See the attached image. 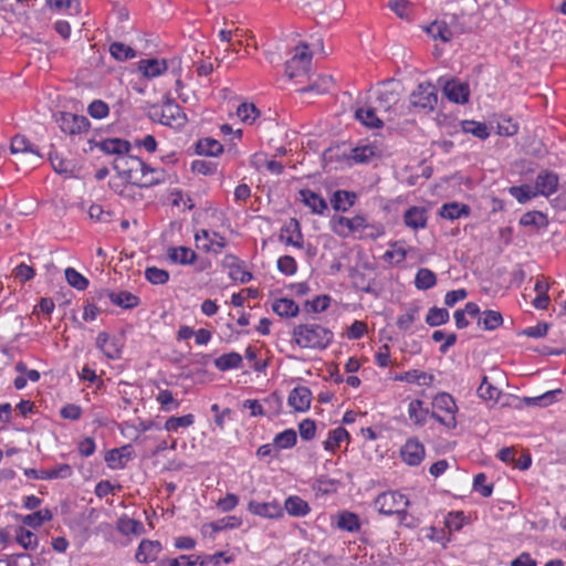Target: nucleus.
Wrapping results in <instances>:
<instances>
[{
    "instance_id": "1",
    "label": "nucleus",
    "mask_w": 566,
    "mask_h": 566,
    "mask_svg": "<svg viewBox=\"0 0 566 566\" xmlns=\"http://www.w3.org/2000/svg\"><path fill=\"white\" fill-rule=\"evenodd\" d=\"M113 167L117 178L109 181V187L123 198L133 197L134 187L149 188L164 184L167 172L163 168H154L140 158L132 155L115 157Z\"/></svg>"
},
{
    "instance_id": "2",
    "label": "nucleus",
    "mask_w": 566,
    "mask_h": 566,
    "mask_svg": "<svg viewBox=\"0 0 566 566\" xmlns=\"http://www.w3.org/2000/svg\"><path fill=\"white\" fill-rule=\"evenodd\" d=\"M332 231L340 238L376 241L386 234V227L380 221H370L367 216L357 213L354 217L334 216L331 219Z\"/></svg>"
},
{
    "instance_id": "3",
    "label": "nucleus",
    "mask_w": 566,
    "mask_h": 566,
    "mask_svg": "<svg viewBox=\"0 0 566 566\" xmlns=\"http://www.w3.org/2000/svg\"><path fill=\"white\" fill-rule=\"evenodd\" d=\"M293 342L302 349L324 350L334 339V333L317 323L296 325L292 331Z\"/></svg>"
},
{
    "instance_id": "4",
    "label": "nucleus",
    "mask_w": 566,
    "mask_h": 566,
    "mask_svg": "<svg viewBox=\"0 0 566 566\" xmlns=\"http://www.w3.org/2000/svg\"><path fill=\"white\" fill-rule=\"evenodd\" d=\"M459 408L454 398L448 392L437 394L431 402V418L448 431L457 427V413Z\"/></svg>"
},
{
    "instance_id": "5",
    "label": "nucleus",
    "mask_w": 566,
    "mask_h": 566,
    "mask_svg": "<svg viewBox=\"0 0 566 566\" xmlns=\"http://www.w3.org/2000/svg\"><path fill=\"white\" fill-rule=\"evenodd\" d=\"M375 507L382 515H397L399 521H403L407 516L406 509L410 505L409 500L397 491H387L380 493L375 499Z\"/></svg>"
},
{
    "instance_id": "6",
    "label": "nucleus",
    "mask_w": 566,
    "mask_h": 566,
    "mask_svg": "<svg viewBox=\"0 0 566 566\" xmlns=\"http://www.w3.org/2000/svg\"><path fill=\"white\" fill-rule=\"evenodd\" d=\"M312 52L307 44H300L295 46L293 56L285 63V75L290 80H296L306 77L311 63Z\"/></svg>"
},
{
    "instance_id": "7",
    "label": "nucleus",
    "mask_w": 566,
    "mask_h": 566,
    "mask_svg": "<svg viewBox=\"0 0 566 566\" xmlns=\"http://www.w3.org/2000/svg\"><path fill=\"white\" fill-rule=\"evenodd\" d=\"M151 116L160 124L170 127H179L186 123V114L172 99H167L159 106H153Z\"/></svg>"
},
{
    "instance_id": "8",
    "label": "nucleus",
    "mask_w": 566,
    "mask_h": 566,
    "mask_svg": "<svg viewBox=\"0 0 566 566\" xmlns=\"http://www.w3.org/2000/svg\"><path fill=\"white\" fill-rule=\"evenodd\" d=\"M438 103L437 88L430 82L418 84L410 94V104L427 112H432Z\"/></svg>"
},
{
    "instance_id": "9",
    "label": "nucleus",
    "mask_w": 566,
    "mask_h": 566,
    "mask_svg": "<svg viewBox=\"0 0 566 566\" xmlns=\"http://www.w3.org/2000/svg\"><path fill=\"white\" fill-rule=\"evenodd\" d=\"M57 124L61 130L67 135H81L88 132L91 127V123L85 116L67 112L61 113Z\"/></svg>"
},
{
    "instance_id": "10",
    "label": "nucleus",
    "mask_w": 566,
    "mask_h": 566,
    "mask_svg": "<svg viewBox=\"0 0 566 566\" xmlns=\"http://www.w3.org/2000/svg\"><path fill=\"white\" fill-rule=\"evenodd\" d=\"M201 240L206 241V243L201 245V249L206 253L220 254L228 244L224 235L207 229L198 230L195 233V241L199 243Z\"/></svg>"
},
{
    "instance_id": "11",
    "label": "nucleus",
    "mask_w": 566,
    "mask_h": 566,
    "mask_svg": "<svg viewBox=\"0 0 566 566\" xmlns=\"http://www.w3.org/2000/svg\"><path fill=\"white\" fill-rule=\"evenodd\" d=\"M279 240L284 244L292 245L296 249H302L304 247V235L297 219L291 218L282 226Z\"/></svg>"
},
{
    "instance_id": "12",
    "label": "nucleus",
    "mask_w": 566,
    "mask_h": 566,
    "mask_svg": "<svg viewBox=\"0 0 566 566\" xmlns=\"http://www.w3.org/2000/svg\"><path fill=\"white\" fill-rule=\"evenodd\" d=\"M313 395L306 386L294 387L287 397V405L294 412H306L311 408Z\"/></svg>"
},
{
    "instance_id": "13",
    "label": "nucleus",
    "mask_w": 566,
    "mask_h": 566,
    "mask_svg": "<svg viewBox=\"0 0 566 566\" xmlns=\"http://www.w3.org/2000/svg\"><path fill=\"white\" fill-rule=\"evenodd\" d=\"M374 94V104L378 112L387 113L399 102V93L390 84L379 85Z\"/></svg>"
},
{
    "instance_id": "14",
    "label": "nucleus",
    "mask_w": 566,
    "mask_h": 566,
    "mask_svg": "<svg viewBox=\"0 0 566 566\" xmlns=\"http://www.w3.org/2000/svg\"><path fill=\"white\" fill-rule=\"evenodd\" d=\"M442 91L446 97L452 103L465 104L469 101V85L457 78L447 81L442 87Z\"/></svg>"
},
{
    "instance_id": "15",
    "label": "nucleus",
    "mask_w": 566,
    "mask_h": 566,
    "mask_svg": "<svg viewBox=\"0 0 566 566\" xmlns=\"http://www.w3.org/2000/svg\"><path fill=\"white\" fill-rule=\"evenodd\" d=\"M559 177L556 172L542 170L535 179V191L537 195L549 197L558 189Z\"/></svg>"
},
{
    "instance_id": "16",
    "label": "nucleus",
    "mask_w": 566,
    "mask_h": 566,
    "mask_svg": "<svg viewBox=\"0 0 566 566\" xmlns=\"http://www.w3.org/2000/svg\"><path fill=\"white\" fill-rule=\"evenodd\" d=\"M10 150L13 155L33 158L35 161L41 160L42 156L36 146H34L25 136L15 135L11 139Z\"/></svg>"
},
{
    "instance_id": "17",
    "label": "nucleus",
    "mask_w": 566,
    "mask_h": 566,
    "mask_svg": "<svg viewBox=\"0 0 566 566\" xmlns=\"http://www.w3.org/2000/svg\"><path fill=\"white\" fill-rule=\"evenodd\" d=\"M167 259L172 264L192 265L198 259V254L188 247H168L166 251Z\"/></svg>"
},
{
    "instance_id": "18",
    "label": "nucleus",
    "mask_w": 566,
    "mask_h": 566,
    "mask_svg": "<svg viewBox=\"0 0 566 566\" xmlns=\"http://www.w3.org/2000/svg\"><path fill=\"white\" fill-rule=\"evenodd\" d=\"M403 223L407 228L418 231L427 227V210L423 207L412 206L403 213Z\"/></svg>"
},
{
    "instance_id": "19",
    "label": "nucleus",
    "mask_w": 566,
    "mask_h": 566,
    "mask_svg": "<svg viewBox=\"0 0 566 566\" xmlns=\"http://www.w3.org/2000/svg\"><path fill=\"white\" fill-rule=\"evenodd\" d=\"M298 200L303 202L312 213L323 214L327 210L326 200L311 189H301Z\"/></svg>"
},
{
    "instance_id": "20",
    "label": "nucleus",
    "mask_w": 566,
    "mask_h": 566,
    "mask_svg": "<svg viewBox=\"0 0 566 566\" xmlns=\"http://www.w3.org/2000/svg\"><path fill=\"white\" fill-rule=\"evenodd\" d=\"M96 347L108 358L116 360L120 358L122 349L117 345L115 337H111L106 332H99L96 336Z\"/></svg>"
},
{
    "instance_id": "21",
    "label": "nucleus",
    "mask_w": 566,
    "mask_h": 566,
    "mask_svg": "<svg viewBox=\"0 0 566 566\" xmlns=\"http://www.w3.org/2000/svg\"><path fill=\"white\" fill-rule=\"evenodd\" d=\"M394 379L396 381H405L408 384H417L423 387H431L436 380V377L432 374H428L419 369H411L401 374H397Z\"/></svg>"
},
{
    "instance_id": "22",
    "label": "nucleus",
    "mask_w": 566,
    "mask_h": 566,
    "mask_svg": "<svg viewBox=\"0 0 566 566\" xmlns=\"http://www.w3.org/2000/svg\"><path fill=\"white\" fill-rule=\"evenodd\" d=\"M248 507L253 514H256V515H260L263 517L276 518V517L283 516V509L275 501H273V502L250 501Z\"/></svg>"
},
{
    "instance_id": "23",
    "label": "nucleus",
    "mask_w": 566,
    "mask_h": 566,
    "mask_svg": "<svg viewBox=\"0 0 566 566\" xmlns=\"http://www.w3.org/2000/svg\"><path fill=\"white\" fill-rule=\"evenodd\" d=\"M137 65H138V71L146 78L157 77L167 71L166 60L144 59V60H140L137 63Z\"/></svg>"
},
{
    "instance_id": "24",
    "label": "nucleus",
    "mask_w": 566,
    "mask_h": 566,
    "mask_svg": "<svg viewBox=\"0 0 566 566\" xmlns=\"http://www.w3.org/2000/svg\"><path fill=\"white\" fill-rule=\"evenodd\" d=\"M161 549L163 546L160 542L143 539L138 546L135 557L139 563H148L150 560H155Z\"/></svg>"
},
{
    "instance_id": "25",
    "label": "nucleus",
    "mask_w": 566,
    "mask_h": 566,
    "mask_svg": "<svg viewBox=\"0 0 566 566\" xmlns=\"http://www.w3.org/2000/svg\"><path fill=\"white\" fill-rule=\"evenodd\" d=\"M195 153L198 156L218 157L223 153V145L211 137L200 138L195 144Z\"/></svg>"
},
{
    "instance_id": "26",
    "label": "nucleus",
    "mask_w": 566,
    "mask_h": 566,
    "mask_svg": "<svg viewBox=\"0 0 566 566\" xmlns=\"http://www.w3.org/2000/svg\"><path fill=\"white\" fill-rule=\"evenodd\" d=\"M471 213L470 207L465 203L457 201L443 203L439 210L441 218L447 220H457L463 217H469Z\"/></svg>"
},
{
    "instance_id": "27",
    "label": "nucleus",
    "mask_w": 566,
    "mask_h": 566,
    "mask_svg": "<svg viewBox=\"0 0 566 566\" xmlns=\"http://www.w3.org/2000/svg\"><path fill=\"white\" fill-rule=\"evenodd\" d=\"M409 420L416 426H424L428 418H431V411L424 407L420 399L411 400L408 405Z\"/></svg>"
},
{
    "instance_id": "28",
    "label": "nucleus",
    "mask_w": 566,
    "mask_h": 566,
    "mask_svg": "<svg viewBox=\"0 0 566 566\" xmlns=\"http://www.w3.org/2000/svg\"><path fill=\"white\" fill-rule=\"evenodd\" d=\"M98 147L103 153L116 155V157L127 156L130 150V144L120 138H106L99 143Z\"/></svg>"
},
{
    "instance_id": "29",
    "label": "nucleus",
    "mask_w": 566,
    "mask_h": 566,
    "mask_svg": "<svg viewBox=\"0 0 566 566\" xmlns=\"http://www.w3.org/2000/svg\"><path fill=\"white\" fill-rule=\"evenodd\" d=\"M377 112L378 109L374 104L371 107L358 108L355 113V116L366 127L380 128L382 127L384 122L378 117Z\"/></svg>"
},
{
    "instance_id": "30",
    "label": "nucleus",
    "mask_w": 566,
    "mask_h": 566,
    "mask_svg": "<svg viewBox=\"0 0 566 566\" xmlns=\"http://www.w3.org/2000/svg\"><path fill=\"white\" fill-rule=\"evenodd\" d=\"M272 311L281 317H295L300 307L293 300L280 297L273 301Z\"/></svg>"
},
{
    "instance_id": "31",
    "label": "nucleus",
    "mask_w": 566,
    "mask_h": 566,
    "mask_svg": "<svg viewBox=\"0 0 566 566\" xmlns=\"http://www.w3.org/2000/svg\"><path fill=\"white\" fill-rule=\"evenodd\" d=\"M426 32L434 40L441 42H450L453 38V32L444 21H433L426 28Z\"/></svg>"
},
{
    "instance_id": "32",
    "label": "nucleus",
    "mask_w": 566,
    "mask_h": 566,
    "mask_svg": "<svg viewBox=\"0 0 566 566\" xmlns=\"http://www.w3.org/2000/svg\"><path fill=\"white\" fill-rule=\"evenodd\" d=\"M424 452L423 444L417 438L408 439L400 449L402 460H422Z\"/></svg>"
},
{
    "instance_id": "33",
    "label": "nucleus",
    "mask_w": 566,
    "mask_h": 566,
    "mask_svg": "<svg viewBox=\"0 0 566 566\" xmlns=\"http://www.w3.org/2000/svg\"><path fill=\"white\" fill-rule=\"evenodd\" d=\"M242 356L237 352L222 354L213 361L214 367L219 371H227L230 369H238L242 366Z\"/></svg>"
},
{
    "instance_id": "34",
    "label": "nucleus",
    "mask_w": 566,
    "mask_h": 566,
    "mask_svg": "<svg viewBox=\"0 0 566 566\" xmlns=\"http://www.w3.org/2000/svg\"><path fill=\"white\" fill-rule=\"evenodd\" d=\"M356 195L346 190H337L334 192L332 198V205L336 211H347L355 205Z\"/></svg>"
},
{
    "instance_id": "35",
    "label": "nucleus",
    "mask_w": 566,
    "mask_h": 566,
    "mask_svg": "<svg viewBox=\"0 0 566 566\" xmlns=\"http://www.w3.org/2000/svg\"><path fill=\"white\" fill-rule=\"evenodd\" d=\"M109 301L125 310L134 308L139 304V297L128 291H113V294H109Z\"/></svg>"
},
{
    "instance_id": "36",
    "label": "nucleus",
    "mask_w": 566,
    "mask_h": 566,
    "mask_svg": "<svg viewBox=\"0 0 566 566\" xmlns=\"http://www.w3.org/2000/svg\"><path fill=\"white\" fill-rule=\"evenodd\" d=\"M333 86H334L333 77L331 75L321 74L308 86L301 88L300 92L301 93L325 94V93L329 92Z\"/></svg>"
},
{
    "instance_id": "37",
    "label": "nucleus",
    "mask_w": 566,
    "mask_h": 566,
    "mask_svg": "<svg viewBox=\"0 0 566 566\" xmlns=\"http://www.w3.org/2000/svg\"><path fill=\"white\" fill-rule=\"evenodd\" d=\"M408 255V250L405 248L403 242L394 241L389 243V249L384 253V260L394 264L405 262Z\"/></svg>"
},
{
    "instance_id": "38",
    "label": "nucleus",
    "mask_w": 566,
    "mask_h": 566,
    "mask_svg": "<svg viewBox=\"0 0 566 566\" xmlns=\"http://www.w3.org/2000/svg\"><path fill=\"white\" fill-rule=\"evenodd\" d=\"M286 512L296 517L305 516L310 512V505L300 496H289L284 502Z\"/></svg>"
},
{
    "instance_id": "39",
    "label": "nucleus",
    "mask_w": 566,
    "mask_h": 566,
    "mask_svg": "<svg viewBox=\"0 0 566 566\" xmlns=\"http://www.w3.org/2000/svg\"><path fill=\"white\" fill-rule=\"evenodd\" d=\"M349 440L348 431L343 427H337L328 432V437L324 441V448L328 451H335L340 447L342 442Z\"/></svg>"
},
{
    "instance_id": "40",
    "label": "nucleus",
    "mask_w": 566,
    "mask_h": 566,
    "mask_svg": "<svg viewBox=\"0 0 566 566\" xmlns=\"http://www.w3.org/2000/svg\"><path fill=\"white\" fill-rule=\"evenodd\" d=\"M437 284V275L434 272L427 268H421L417 271L415 276V286L417 290L426 291Z\"/></svg>"
},
{
    "instance_id": "41",
    "label": "nucleus",
    "mask_w": 566,
    "mask_h": 566,
    "mask_svg": "<svg viewBox=\"0 0 566 566\" xmlns=\"http://www.w3.org/2000/svg\"><path fill=\"white\" fill-rule=\"evenodd\" d=\"M242 524L240 517L237 516H226L214 522H210L203 525L202 531L206 533L207 528H211L212 532L217 533L223 530H233L239 527Z\"/></svg>"
},
{
    "instance_id": "42",
    "label": "nucleus",
    "mask_w": 566,
    "mask_h": 566,
    "mask_svg": "<svg viewBox=\"0 0 566 566\" xmlns=\"http://www.w3.org/2000/svg\"><path fill=\"white\" fill-rule=\"evenodd\" d=\"M548 221L546 216L541 211H527L522 214L520 224L523 227H534L536 229L545 228Z\"/></svg>"
},
{
    "instance_id": "43",
    "label": "nucleus",
    "mask_w": 566,
    "mask_h": 566,
    "mask_svg": "<svg viewBox=\"0 0 566 566\" xmlns=\"http://www.w3.org/2000/svg\"><path fill=\"white\" fill-rule=\"evenodd\" d=\"M52 517L53 514L51 510L43 509L23 516L22 523L27 526L36 528L43 525L45 522L51 521Z\"/></svg>"
},
{
    "instance_id": "44",
    "label": "nucleus",
    "mask_w": 566,
    "mask_h": 566,
    "mask_svg": "<svg viewBox=\"0 0 566 566\" xmlns=\"http://www.w3.org/2000/svg\"><path fill=\"white\" fill-rule=\"evenodd\" d=\"M377 155V148L374 145L357 146L352 150L350 158L356 164L369 163Z\"/></svg>"
},
{
    "instance_id": "45",
    "label": "nucleus",
    "mask_w": 566,
    "mask_h": 566,
    "mask_svg": "<svg viewBox=\"0 0 566 566\" xmlns=\"http://www.w3.org/2000/svg\"><path fill=\"white\" fill-rule=\"evenodd\" d=\"M49 159L55 172L64 175L65 177L73 176V165L70 160H66L56 151H51Z\"/></svg>"
},
{
    "instance_id": "46",
    "label": "nucleus",
    "mask_w": 566,
    "mask_h": 566,
    "mask_svg": "<svg viewBox=\"0 0 566 566\" xmlns=\"http://www.w3.org/2000/svg\"><path fill=\"white\" fill-rule=\"evenodd\" d=\"M108 51L115 60L120 62L132 60L136 56L135 50L123 42L111 43Z\"/></svg>"
},
{
    "instance_id": "47",
    "label": "nucleus",
    "mask_w": 566,
    "mask_h": 566,
    "mask_svg": "<svg viewBox=\"0 0 566 566\" xmlns=\"http://www.w3.org/2000/svg\"><path fill=\"white\" fill-rule=\"evenodd\" d=\"M117 530L125 535L143 534L145 532L144 524L140 521L129 518L127 516L120 517L117 522Z\"/></svg>"
},
{
    "instance_id": "48",
    "label": "nucleus",
    "mask_w": 566,
    "mask_h": 566,
    "mask_svg": "<svg viewBox=\"0 0 566 566\" xmlns=\"http://www.w3.org/2000/svg\"><path fill=\"white\" fill-rule=\"evenodd\" d=\"M331 296L327 294L317 295L311 301H306L304 310L307 313L318 314L326 311L331 305Z\"/></svg>"
},
{
    "instance_id": "49",
    "label": "nucleus",
    "mask_w": 566,
    "mask_h": 566,
    "mask_svg": "<svg viewBox=\"0 0 566 566\" xmlns=\"http://www.w3.org/2000/svg\"><path fill=\"white\" fill-rule=\"evenodd\" d=\"M297 440L296 431L293 429H286L280 433H277L274 439L273 443L276 448V450L282 449H289L295 446Z\"/></svg>"
},
{
    "instance_id": "50",
    "label": "nucleus",
    "mask_w": 566,
    "mask_h": 566,
    "mask_svg": "<svg viewBox=\"0 0 566 566\" xmlns=\"http://www.w3.org/2000/svg\"><path fill=\"white\" fill-rule=\"evenodd\" d=\"M337 526L347 532H356L360 527L359 517L352 512H342L338 515Z\"/></svg>"
},
{
    "instance_id": "51",
    "label": "nucleus",
    "mask_w": 566,
    "mask_h": 566,
    "mask_svg": "<svg viewBox=\"0 0 566 566\" xmlns=\"http://www.w3.org/2000/svg\"><path fill=\"white\" fill-rule=\"evenodd\" d=\"M464 133L472 134L473 136L484 140L490 136V130L485 123L475 120H464L462 123Z\"/></svg>"
},
{
    "instance_id": "52",
    "label": "nucleus",
    "mask_w": 566,
    "mask_h": 566,
    "mask_svg": "<svg viewBox=\"0 0 566 566\" xmlns=\"http://www.w3.org/2000/svg\"><path fill=\"white\" fill-rule=\"evenodd\" d=\"M450 318L449 312L442 307H431L426 316V323L429 326L436 327L448 323Z\"/></svg>"
},
{
    "instance_id": "53",
    "label": "nucleus",
    "mask_w": 566,
    "mask_h": 566,
    "mask_svg": "<svg viewBox=\"0 0 566 566\" xmlns=\"http://www.w3.org/2000/svg\"><path fill=\"white\" fill-rule=\"evenodd\" d=\"M195 422V417L191 413L181 417H170L165 422V429L169 432H177L180 428H188Z\"/></svg>"
},
{
    "instance_id": "54",
    "label": "nucleus",
    "mask_w": 566,
    "mask_h": 566,
    "mask_svg": "<svg viewBox=\"0 0 566 566\" xmlns=\"http://www.w3.org/2000/svg\"><path fill=\"white\" fill-rule=\"evenodd\" d=\"M263 406L266 416H279L283 408V399L279 392L273 391L263 399Z\"/></svg>"
},
{
    "instance_id": "55",
    "label": "nucleus",
    "mask_w": 566,
    "mask_h": 566,
    "mask_svg": "<svg viewBox=\"0 0 566 566\" xmlns=\"http://www.w3.org/2000/svg\"><path fill=\"white\" fill-rule=\"evenodd\" d=\"M64 273L67 283L72 287L76 289L77 291H84L87 289L90 284L88 280L74 268H66Z\"/></svg>"
},
{
    "instance_id": "56",
    "label": "nucleus",
    "mask_w": 566,
    "mask_h": 566,
    "mask_svg": "<svg viewBox=\"0 0 566 566\" xmlns=\"http://www.w3.org/2000/svg\"><path fill=\"white\" fill-rule=\"evenodd\" d=\"M503 324L502 314L497 311H485L482 318L479 319V325H482L486 331H493Z\"/></svg>"
},
{
    "instance_id": "57",
    "label": "nucleus",
    "mask_w": 566,
    "mask_h": 566,
    "mask_svg": "<svg viewBox=\"0 0 566 566\" xmlns=\"http://www.w3.org/2000/svg\"><path fill=\"white\" fill-rule=\"evenodd\" d=\"M238 117L247 124H253L260 115V111L252 103H242L237 108Z\"/></svg>"
},
{
    "instance_id": "58",
    "label": "nucleus",
    "mask_w": 566,
    "mask_h": 566,
    "mask_svg": "<svg viewBox=\"0 0 566 566\" xmlns=\"http://www.w3.org/2000/svg\"><path fill=\"white\" fill-rule=\"evenodd\" d=\"M388 8L400 19L409 20L412 14V3L409 0H388Z\"/></svg>"
},
{
    "instance_id": "59",
    "label": "nucleus",
    "mask_w": 566,
    "mask_h": 566,
    "mask_svg": "<svg viewBox=\"0 0 566 566\" xmlns=\"http://www.w3.org/2000/svg\"><path fill=\"white\" fill-rule=\"evenodd\" d=\"M509 193L520 203H526L537 196L536 191H533L528 185L512 186L509 188Z\"/></svg>"
},
{
    "instance_id": "60",
    "label": "nucleus",
    "mask_w": 566,
    "mask_h": 566,
    "mask_svg": "<svg viewBox=\"0 0 566 566\" xmlns=\"http://www.w3.org/2000/svg\"><path fill=\"white\" fill-rule=\"evenodd\" d=\"M157 402L163 411L169 412L179 407V402L175 399L174 394L168 389H160L156 396Z\"/></svg>"
},
{
    "instance_id": "61",
    "label": "nucleus",
    "mask_w": 566,
    "mask_h": 566,
    "mask_svg": "<svg viewBox=\"0 0 566 566\" xmlns=\"http://www.w3.org/2000/svg\"><path fill=\"white\" fill-rule=\"evenodd\" d=\"M15 541L24 548V549H34L38 546V537L31 531L23 528L22 526L18 527Z\"/></svg>"
},
{
    "instance_id": "62",
    "label": "nucleus",
    "mask_w": 566,
    "mask_h": 566,
    "mask_svg": "<svg viewBox=\"0 0 566 566\" xmlns=\"http://www.w3.org/2000/svg\"><path fill=\"white\" fill-rule=\"evenodd\" d=\"M218 170V164L206 160V159H195L191 163V171L202 176H212Z\"/></svg>"
},
{
    "instance_id": "63",
    "label": "nucleus",
    "mask_w": 566,
    "mask_h": 566,
    "mask_svg": "<svg viewBox=\"0 0 566 566\" xmlns=\"http://www.w3.org/2000/svg\"><path fill=\"white\" fill-rule=\"evenodd\" d=\"M199 556V566H220L221 560L230 564L233 562L232 556H227L224 552H217L212 555H198Z\"/></svg>"
},
{
    "instance_id": "64",
    "label": "nucleus",
    "mask_w": 566,
    "mask_h": 566,
    "mask_svg": "<svg viewBox=\"0 0 566 566\" xmlns=\"http://www.w3.org/2000/svg\"><path fill=\"white\" fill-rule=\"evenodd\" d=\"M87 113L94 119H104L109 115V106L102 99H94L88 104Z\"/></svg>"
}]
</instances>
